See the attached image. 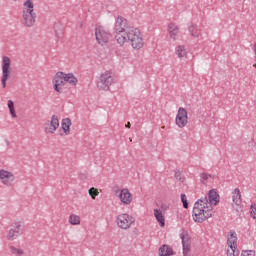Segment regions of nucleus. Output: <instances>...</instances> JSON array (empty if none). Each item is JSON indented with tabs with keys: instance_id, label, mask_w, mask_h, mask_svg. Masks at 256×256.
<instances>
[{
	"instance_id": "1",
	"label": "nucleus",
	"mask_w": 256,
	"mask_h": 256,
	"mask_svg": "<svg viewBox=\"0 0 256 256\" xmlns=\"http://www.w3.org/2000/svg\"><path fill=\"white\" fill-rule=\"evenodd\" d=\"M192 215L195 223H203L210 219V217H213V206L209 204L207 196L200 198L194 203Z\"/></svg>"
},
{
	"instance_id": "2",
	"label": "nucleus",
	"mask_w": 256,
	"mask_h": 256,
	"mask_svg": "<svg viewBox=\"0 0 256 256\" xmlns=\"http://www.w3.org/2000/svg\"><path fill=\"white\" fill-rule=\"evenodd\" d=\"M135 27L131 26L129 24V21L125 19L124 17H118L115 23V40L120 45V47H123L125 45V36L130 33Z\"/></svg>"
},
{
	"instance_id": "3",
	"label": "nucleus",
	"mask_w": 256,
	"mask_h": 256,
	"mask_svg": "<svg viewBox=\"0 0 256 256\" xmlns=\"http://www.w3.org/2000/svg\"><path fill=\"white\" fill-rule=\"evenodd\" d=\"M131 43V46L134 49H142L145 42H143V35L141 34V31L138 30V28H134L130 33H128L125 36L124 45L126 43Z\"/></svg>"
},
{
	"instance_id": "4",
	"label": "nucleus",
	"mask_w": 256,
	"mask_h": 256,
	"mask_svg": "<svg viewBox=\"0 0 256 256\" xmlns=\"http://www.w3.org/2000/svg\"><path fill=\"white\" fill-rule=\"evenodd\" d=\"M23 233H25V224H23V222H14L11 224L6 234V239L8 241H15V239H19Z\"/></svg>"
},
{
	"instance_id": "5",
	"label": "nucleus",
	"mask_w": 256,
	"mask_h": 256,
	"mask_svg": "<svg viewBox=\"0 0 256 256\" xmlns=\"http://www.w3.org/2000/svg\"><path fill=\"white\" fill-rule=\"evenodd\" d=\"M115 222L119 229L127 231V229H131V226L135 225V217L128 213H122L116 217Z\"/></svg>"
},
{
	"instance_id": "6",
	"label": "nucleus",
	"mask_w": 256,
	"mask_h": 256,
	"mask_svg": "<svg viewBox=\"0 0 256 256\" xmlns=\"http://www.w3.org/2000/svg\"><path fill=\"white\" fill-rule=\"evenodd\" d=\"M2 77H1V83L3 89L7 87V81L9 80V77H11V72L13 71L11 68V58L9 56H2Z\"/></svg>"
},
{
	"instance_id": "7",
	"label": "nucleus",
	"mask_w": 256,
	"mask_h": 256,
	"mask_svg": "<svg viewBox=\"0 0 256 256\" xmlns=\"http://www.w3.org/2000/svg\"><path fill=\"white\" fill-rule=\"evenodd\" d=\"M113 83H115V78L110 71H105L100 75L97 85L99 89H102V91H109V88Z\"/></svg>"
},
{
	"instance_id": "8",
	"label": "nucleus",
	"mask_w": 256,
	"mask_h": 256,
	"mask_svg": "<svg viewBox=\"0 0 256 256\" xmlns=\"http://www.w3.org/2000/svg\"><path fill=\"white\" fill-rule=\"evenodd\" d=\"M175 123L179 129L187 127V124L189 123V115L187 114V109H185L184 107L178 108L175 117Z\"/></svg>"
},
{
	"instance_id": "9",
	"label": "nucleus",
	"mask_w": 256,
	"mask_h": 256,
	"mask_svg": "<svg viewBox=\"0 0 256 256\" xmlns=\"http://www.w3.org/2000/svg\"><path fill=\"white\" fill-rule=\"evenodd\" d=\"M96 41L99 45H105L111 38V33L103 26H97L95 29Z\"/></svg>"
},
{
	"instance_id": "10",
	"label": "nucleus",
	"mask_w": 256,
	"mask_h": 256,
	"mask_svg": "<svg viewBox=\"0 0 256 256\" xmlns=\"http://www.w3.org/2000/svg\"><path fill=\"white\" fill-rule=\"evenodd\" d=\"M66 83H67V80L65 78V73L57 72L53 78L54 91H56L57 93H63L62 87H65Z\"/></svg>"
},
{
	"instance_id": "11",
	"label": "nucleus",
	"mask_w": 256,
	"mask_h": 256,
	"mask_svg": "<svg viewBox=\"0 0 256 256\" xmlns=\"http://www.w3.org/2000/svg\"><path fill=\"white\" fill-rule=\"evenodd\" d=\"M0 181L2 185H5L6 187H11L13 183L15 182V174L13 172L1 169L0 170Z\"/></svg>"
},
{
	"instance_id": "12",
	"label": "nucleus",
	"mask_w": 256,
	"mask_h": 256,
	"mask_svg": "<svg viewBox=\"0 0 256 256\" xmlns=\"http://www.w3.org/2000/svg\"><path fill=\"white\" fill-rule=\"evenodd\" d=\"M59 129V117L52 115L50 123L44 124V131L48 135H53Z\"/></svg>"
},
{
	"instance_id": "13",
	"label": "nucleus",
	"mask_w": 256,
	"mask_h": 256,
	"mask_svg": "<svg viewBox=\"0 0 256 256\" xmlns=\"http://www.w3.org/2000/svg\"><path fill=\"white\" fill-rule=\"evenodd\" d=\"M37 21V13L35 12H23L22 13V24L24 27H33Z\"/></svg>"
},
{
	"instance_id": "14",
	"label": "nucleus",
	"mask_w": 256,
	"mask_h": 256,
	"mask_svg": "<svg viewBox=\"0 0 256 256\" xmlns=\"http://www.w3.org/2000/svg\"><path fill=\"white\" fill-rule=\"evenodd\" d=\"M180 239L182 241L183 255L187 256L189 255V251H191V244L189 243V234L182 230V232L180 233Z\"/></svg>"
},
{
	"instance_id": "15",
	"label": "nucleus",
	"mask_w": 256,
	"mask_h": 256,
	"mask_svg": "<svg viewBox=\"0 0 256 256\" xmlns=\"http://www.w3.org/2000/svg\"><path fill=\"white\" fill-rule=\"evenodd\" d=\"M120 201L123 205H131L133 201V195L129 192V189L123 188L120 192Z\"/></svg>"
},
{
	"instance_id": "16",
	"label": "nucleus",
	"mask_w": 256,
	"mask_h": 256,
	"mask_svg": "<svg viewBox=\"0 0 256 256\" xmlns=\"http://www.w3.org/2000/svg\"><path fill=\"white\" fill-rule=\"evenodd\" d=\"M243 203V200L241 199V190L239 188H235L232 191V206L233 207H239L241 209V205Z\"/></svg>"
},
{
	"instance_id": "17",
	"label": "nucleus",
	"mask_w": 256,
	"mask_h": 256,
	"mask_svg": "<svg viewBox=\"0 0 256 256\" xmlns=\"http://www.w3.org/2000/svg\"><path fill=\"white\" fill-rule=\"evenodd\" d=\"M208 203L213 207V205H217L219 203V193H217V190L212 189L208 193Z\"/></svg>"
},
{
	"instance_id": "18",
	"label": "nucleus",
	"mask_w": 256,
	"mask_h": 256,
	"mask_svg": "<svg viewBox=\"0 0 256 256\" xmlns=\"http://www.w3.org/2000/svg\"><path fill=\"white\" fill-rule=\"evenodd\" d=\"M22 13H35V4H33V0L24 1Z\"/></svg>"
},
{
	"instance_id": "19",
	"label": "nucleus",
	"mask_w": 256,
	"mask_h": 256,
	"mask_svg": "<svg viewBox=\"0 0 256 256\" xmlns=\"http://www.w3.org/2000/svg\"><path fill=\"white\" fill-rule=\"evenodd\" d=\"M227 245L230 249H237V233L230 231V237H228Z\"/></svg>"
},
{
	"instance_id": "20",
	"label": "nucleus",
	"mask_w": 256,
	"mask_h": 256,
	"mask_svg": "<svg viewBox=\"0 0 256 256\" xmlns=\"http://www.w3.org/2000/svg\"><path fill=\"white\" fill-rule=\"evenodd\" d=\"M168 32H169V36L174 41L177 39V37H179V27L173 23H170L168 25Z\"/></svg>"
},
{
	"instance_id": "21",
	"label": "nucleus",
	"mask_w": 256,
	"mask_h": 256,
	"mask_svg": "<svg viewBox=\"0 0 256 256\" xmlns=\"http://www.w3.org/2000/svg\"><path fill=\"white\" fill-rule=\"evenodd\" d=\"M154 217L156 221H158L160 227H165V216L163 215V211L154 209Z\"/></svg>"
},
{
	"instance_id": "22",
	"label": "nucleus",
	"mask_w": 256,
	"mask_h": 256,
	"mask_svg": "<svg viewBox=\"0 0 256 256\" xmlns=\"http://www.w3.org/2000/svg\"><path fill=\"white\" fill-rule=\"evenodd\" d=\"M173 255V249L169 245H162L159 248V256H171Z\"/></svg>"
},
{
	"instance_id": "23",
	"label": "nucleus",
	"mask_w": 256,
	"mask_h": 256,
	"mask_svg": "<svg viewBox=\"0 0 256 256\" xmlns=\"http://www.w3.org/2000/svg\"><path fill=\"white\" fill-rule=\"evenodd\" d=\"M61 128L63 129L65 135H69L71 129V119L64 118L61 123Z\"/></svg>"
},
{
	"instance_id": "24",
	"label": "nucleus",
	"mask_w": 256,
	"mask_h": 256,
	"mask_svg": "<svg viewBox=\"0 0 256 256\" xmlns=\"http://www.w3.org/2000/svg\"><path fill=\"white\" fill-rule=\"evenodd\" d=\"M176 55L179 59H183V57H187V49L185 48V46H177Z\"/></svg>"
},
{
	"instance_id": "25",
	"label": "nucleus",
	"mask_w": 256,
	"mask_h": 256,
	"mask_svg": "<svg viewBox=\"0 0 256 256\" xmlns=\"http://www.w3.org/2000/svg\"><path fill=\"white\" fill-rule=\"evenodd\" d=\"M65 78H66V83H69L70 85H72V87H75V85H77V77H75V75H73V73H68L65 74Z\"/></svg>"
},
{
	"instance_id": "26",
	"label": "nucleus",
	"mask_w": 256,
	"mask_h": 256,
	"mask_svg": "<svg viewBox=\"0 0 256 256\" xmlns=\"http://www.w3.org/2000/svg\"><path fill=\"white\" fill-rule=\"evenodd\" d=\"M9 250L12 253V255H15V256H24L25 255V250L15 247V246H10Z\"/></svg>"
},
{
	"instance_id": "27",
	"label": "nucleus",
	"mask_w": 256,
	"mask_h": 256,
	"mask_svg": "<svg viewBox=\"0 0 256 256\" xmlns=\"http://www.w3.org/2000/svg\"><path fill=\"white\" fill-rule=\"evenodd\" d=\"M188 31L192 37H201V30L195 25L190 26Z\"/></svg>"
},
{
	"instance_id": "28",
	"label": "nucleus",
	"mask_w": 256,
	"mask_h": 256,
	"mask_svg": "<svg viewBox=\"0 0 256 256\" xmlns=\"http://www.w3.org/2000/svg\"><path fill=\"white\" fill-rule=\"evenodd\" d=\"M70 225H81V217L75 214H71L69 216Z\"/></svg>"
},
{
	"instance_id": "29",
	"label": "nucleus",
	"mask_w": 256,
	"mask_h": 256,
	"mask_svg": "<svg viewBox=\"0 0 256 256\" xmlns=\"http://www.w3.org/2000/svg\"><path fill=\"white\" fill-rule=\"evenodd\" d=\"M7 105H8V109L10 111V115L14 119L17 118V114L15 113V102H13V100H8Z\"/></svg>"
},
{
	"instance_id": "30",
	"label": "nucleus",
	"mask_w": 256,
	"mask_h": 256,
	"mask_svg": "<svg viewBox=\"0 0 256 256\" xmlns=\"http://www.w3.org/2000/svg\"><path fill=\"white\" fill-rule=\"evenodd\" d=\"M88 193L90 195V197H92V199H95L97 197V195H99V190H97V188L92 187L88 190Z\"/></svg>"
},
{
	"instance_id": "31",
	"label": "nucleus",
	"mask_w": 256,
	"mask_h": 256,
	"mask_svg": "<svg viewBox=\"0 0 256 256\" xmlns=\"http://www.w3.org/2000/svg\"><path fill=\"white\" fill-rule=\"evenodd\" d=\"M181 202L184 207V209H189V202H187V195L181 194Z\"/></svg>"
},
{
	"instance_id": "32",
	"label": "nucleus",
	"mask_w": 256,
	"mask_h": 256,
	"mask_svg": "<svg viewBox=\"0 0 256 256\" xmlns=\"http://www.w3.org/2000/svg\"><path fill=\"white\" fill-rule=\"evenodd\" d=\"M241 256H255V250H242Z\"/></svg>"
},
{
	"instance_id": "33",
	"label": "nucleus",
	"mask_w": 256,
	"mask_h": 256,
	"mask_svg": "<svg viewBox=\"0 0 256 256\" xmlns=\"http://www.w3.org/2000/svg\"><path fill=\"white\" fill-rule=\"evenodd\" d=\"M250 215H251L252 219H256V204L251 205Z\"/></svg>"
},
{
	"instance_id": "34",
	"label": "nucleus",
	"mask_w": 256,
	"mask_h": 256,
	"mask_svg": "<svg viewBox=\"0 0 256 256\" xmlns=\"http://www.w3.org/2000/svg\"><path fill=\"white\" fill-rule=\"evenodd\" d=\"M237 248H229L227 250V256H239V253L235 252Z\"/></svg>"
},
{
	"instance_id": "35",
	"label": "nucleus",
	"mask_w": 256,
	"mask_h": 256,
	"mask_svg": "<svg viewBox=\"0 0 256 256\" xmlns=\"http://www.w3.org/2000/svg\"><path fill=\"white\" fill-rule=\"evenodd\" d=\"M209 177H211V175H209L207 173H201L200 174L201 181H207L209 179Z\"/></svg>"
},
{
	"instance_id": "36",
	"label": "nucleus",
	"mask_w": 256,
	"mask_h": 256,
	"mask_svg": "<svg viewBox=\"0 0 256 256\" xmlns=\"http://www.w3.org/2000/svg\"><path fill=\"white\" fill-rule=\"evenodd\" d=\"M175 178L178 179L179 181H183V179L181 178V172L180 171L175 172Z\"/></svg>"
},
{
	"instance_id": "37",
	"label": "nucleus",
	"mask_w": 256,
	"mask_h": 256,
	"mask_svg": "<svg viewBox=\"0 0 256 256\" xmlns=\"http://www.w3.org/2000/svg\"><path fill=\"white\" fill-rule=\"evenodd\" d=\"M126 127H127L128 129H131V122H127Z\"/></svg>"
},
{
	"instance_id": "38",
	"label": "nucleus",
	"mask_w": 256,
	"mask_h": 256,
	"mask_svg": "<svg viewBox=\"0 0 256 256\" xmlns=\"http://www.w3.org/2000/svg\"><path fill=\"white\" fill-rule=\"evenodd\" d=\"M59 37H61V36L59 35V33H56L57 41H59Z\"/></svg>"
}]
</instances>
